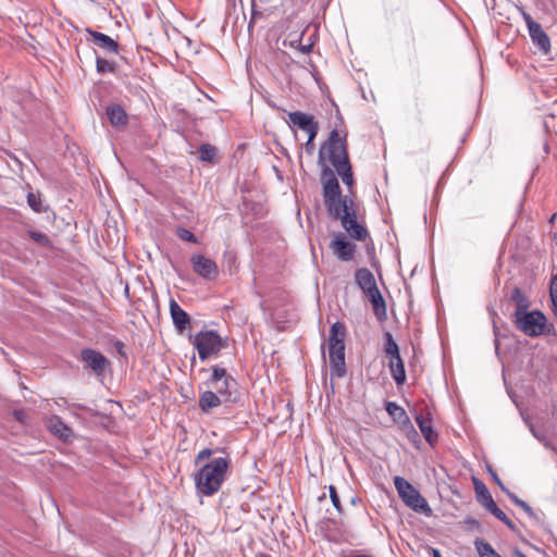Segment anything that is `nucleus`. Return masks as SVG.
I'll return each mask as SVG.
<instances>
[{"instance_id":"obj_1","label":"nucleus","mask_w":557,"mask_h":557,"mask_svg":"<svg viewBox=\"0 0 557 557\" xmlns=\"http://www.w3.org/2000/svg\"><path fill=\"white\" fill-rule=\"evenodd\" d=\"M318 162L323 169L332 165L345 185L348 187L354 185V174L348 158L346 138L342 137L337 129L331 131L327 139L320 147Z\"/></svg>"},{"instance_id":"obj_22","label":"nucleus","mask_w":557,"mask_h":557,"mask_svg":"<svg viewBox=\"0 0 557 557\" xmlns=\"http://www.w3.org/2000/svg\"><path fill=\"white\" fill-rule=\"evenodd\" d=\"M416 420L425 441L430 445H434L437 442V434L433 430L432 420L423 416H418Z\"/></svg>"},{"instance_id":"obj_48","label":"nucleus","mask_w":557,"mask_h":557,"mask_svg":"<svg viewBox=\"0 0 557 557\" xmlns=\"http://www.w3.org/2000/svg\"><path fill=\"white\" fill-rule=\"evenodd\" d=\"M117 346H119L120 348H122V347H123V344H122L121 342H119V343H117Z\"/></svg>"},{"instance_id":"obj_34","label":"nucleus","mask_w":557,"mask_h":557,"mask_svg":"<svg viewBox=\"0 0 557 557\" xmlns=\"http://www.w3.org/2000/svg\"><path fill=\"white\" fill-rule=\"evenodd\" d=\"M28 236L35 240L36 243L45 246V247H51L52 243L47 234L38 232V231H29Z\"/></svg>"},{"instance_id":"obj_38","label":"nucleus","mask_w":557,"mask_h":557,"mask_svg":"<svg viewBox=\"0 0 557 557\" xmlns=\"http://www.w3.org/2000/svg\"><path fill=\"white\" fill-rule=\"evenodd\" d=\"M329 492H330V497H331V500H332L334 507L337 509L338 512H342V504H341L339 496L336 492L335 486L330 485Z\"/></svg>"},{"instance_id":"obj_44","label":"nucleus","mask_w":557,"mask_h":557,"mask_svg":"<svg viewBox=\"0 0 557 557\" xmlns=\"http://www.w3.org/2000/svg\"><path fill=\"white\" fill-rule=\"evenodd\" d=\"M523 17H524V21H525V23H527V25H528V29H530V25H531V24H537L535 21H533V18L531 17V15H530V14H528V13H523Z\"/></svg>"},{"instance_id":"obj_7","label":"nucleus","mask_w":557,"mask_h":557,"mask_svg":"<svg viewBox=\"0 0 557 557\" xmlns=\"http://www.w3.org/2000/svg\"><path fill=\"white\" fill-rule=\"evenodd\" d=\"M209 385L216 391V394L220 395L224 401H230L232 400L233 388L236 386V381L226 373L225 369L213 367Z\"/></svg>"},{"instance_id":"obj_3","label":"nucleus","mask_w":557,"mask_h":557,"mask_svg":"<svg viewBox=\"0 0 557 557\" xmlns=\"http://www.w3.org/2000/svg\"><path fill=\"white\" fill-rule=\"evenodd\" d=\"M231 466L228 457H218L202 465L193 474L196 492L199 496H212L219 492L226 479Z\"/></svg>"},{"instance_id":"obj_25","label":"nucleus","mask_w":557,"mask_h":557,"mask_svg":"<svg viewBox=\"0 0 557 557\" xmlns=\"http://www.w3.org/2000/svg\"><path fill=\"white\" fill-rule=\"evenodd\" d=\"M510 300L516 304L515 312H523L527 311L530 307V301L524 293L519 287H515L510 294Z\"/></svg>"},{"instance_id":"obj_33","label":"nucleus","mask_w":557,"mask_h":557,"mask_svg":"<svg viewBox=\"0 0 557 557\" xmlns=\"http://www.w3.org/2000/svg\"><path fill=\"white\" fill-rule=\"evenodd\" d=\"M386 411L393 416L395 419L397 420H400L401 418L406 419L407 421H409L408 417H407V413L406 411L404 410V408H401L400 406H398L397 404L395 403H388L386 405Z\"/></svg>"},{"instance_id":"obj_9","label":"nucleus","mask_w":557,"mask_h":557,"mask_svg":"<svg viewBox=\"0 0 557 557\" xmlns=\"http://www.w3.org/2000/svg\"><path fill=\"white\" fill-rule=\"evenodd\" d=\"M330 249L338 260L347 262L355 258L357 246L345 234L335 233L330 242Z\"/></svg>"},{"instance_id":"obj_37","label":"nucleus","mask_w":557,"mask_h":557,"mask_svg":"<svg viewBox=\"0 0 557 557\" xmlns=\"http://www.w3.org/2000/svg\"><path fill=\"white\" fill-rule=\"evenodd\" d=\"M14 419L18 421L20 423L27 425L29 423V417L24 409H15L12 412Z\"/></svg>"},{"instance_id":"obj_26","label":"nucleus","mask_w":557,"mask_h":557,"mask_svg":"<svg viewBox=\"0 0 557 557\" xmlns=\"http://www.w3.org/2000/svg\"><path fill=\"white\" fill-rule=\"evenodd\" d=\"M474 545L480 557H502L488 542L482 539H476Z\"/></svg>"},{"instance_id":"obj_42","label":"nucleus","mask_w":557,"mask_h":557,"mask_svg":"<svg viewBox=\"0 0 557 557\" xmlns=\"http://www.w3.org/2000/svg\"><path fill=\"white\" fill-rule=\"evenodd\" d=\"M491 473H492V476H493V479H494L495 483H496V484L502 488V491H504V492H506V493L508 494L509 492H508V491H507V488L504 486V484H503V482L500 481V479L498 478V475H497L495 472H493V471H491Z\"/></svg>"},{"instance_id":"obj_35","label":"nucleus","mask_w":557,"mask_h":557,"mask_svg":"<svg viewBox=\"0 0 557 557\" xmlns=\"http://www.w3.org/2000/svg\"><path fill=\"white\" fill-rule=\"evenodd\" d=\"M549 293L554 307V314L557 318V274L554 275L550 280Z\"/></svg>"},{"instance_id":"obj_28","label":"nucleus","mask_w":557,"mask_h":557,"mask_svg":"<svg viewBox=\"0 0 557 557\" xmlns=\"http://www.w3.org/2000/svg\"><path fill=\"white\" fill-rule=\"evenodd\" d=\"M384 339H385V343H384V352H385L386 358H392V357H394V356L399 355V348H398V345H397V343L394 341V337H393L392 333L386 332V333L384 334Z\"/></svg>"},{"instance_id":"obj_2","label":"nucleus","mask_w":557,"mask_h":557,"mask_svg":"<svg viewBox=\"0 0 557 557\" xmlns=\"http://www.w3.org/2000/svg\"><path fill=\"white\" fill-rule=\"evenodd\" d=\"M323 202L329 215L334 220H341L343 215L357 208L355 201L343 196L338 180L331 168L322 169L321 172Z\"/></svg>"},{"instance_id":"obj_45","label":"nucleus","mask_w":557,"mask_h":557,"mask_svg":"<svg viewBox=\"0 0 557 557\" xmlns=\"http://www.w3.org/2000/svg\"><path fill=\"white\" fill-rule=\"evenodd\" d=\"M300 50L304 52V53H308L311 51V45H306V46H301L300 47Z\"/></svg>"},{"instance_id":"obj_4","label":"nucleus","mask_w":557,"mask_h":557,"mask_svg":"<svg viewBox=\"0 0 557 557\" xmlns=\"http://www.w3.org/2000/svg\"><path fill=\"white\" fill-rule=\"evenodd\" d=\"M394 485L398 493V496L407 507L417 512L425 513L426 516H430L432 513V509L429 506L426 499L406 479H404L403 476H395Z\"/></svg>"},{"instance_id":"obj_8","label":"nucleus","mask_w":557,"mask_h":557,"mask_svg":"<svg viewBox=\"0 0 557 557\" xmlns=\"http://www.w3.org/2000/svg\"><path fill=\"white\" fill-rule=\"evenodd\" d=\"M339 221L343 228L351 239L362 243L371 240L369 231L363 223L358 221L357 208L349 213L346 212Z\"/></svg>"},{"instance_id":"obj_27","label":"nucleus","mask_w":557,"mask_h":557,"mask_svg":"<svg viewBox=\"0 0 557 557\" xmlns=\"http://www.w3.org/2000/svg\"><path fill=\"white\" fill-rule=\"evenodd\" d=\"M490 502V505L487 507H485L492 515H494L497 519H499L500 521H503L508 528H510L511 530H515V525L512 523V521L506 516V513L499 509L496 505V503L494 502L493 498H488L487 499Z\"/></svg>"},{"instance_id":"obj_19","label":"nucleus","mask_w":557,"mask_h":557,"mask_svg":"<svg viewBox=\"0 0 557 557\" xmlns=\"http://www.w3.org/2000/svg\"><path fill=\"white\" fill-rule=\"evenodd\" d=\"M388 359V368L397 385H403L406 381V370L400 354Z\"/></svg>"},{"instance_id":"obj_5","label":"nucleus","mask_w":557,"mask_h":557,"mask_svg":"<svg viewBox=\"0 0 557 557\" xmlns=\"http://www.w3.org/2000/svg\"><path fill=\"white\" fill-rule=\"evenodd\" d=\"M513 323L518 330L530 337H539L547 332V319L539 310L513 313Z\"/></svg>"},{"instance_id":"obj_16","label":"nucleus","mask_w":557,"mask_h":557,"mask_svg":"<svg viewBox=\"0 0 557 557\" xmlns=\"http://www.w3.org/2000/svg\"><path fill=\"white\" fill-rule=\"evenodd\" d=\"M45 424L47 429L62 440H69L72 435V430L69 428L58 416H51L46 419Z\"/></svg>"},{"instance_id":"obj_29","label":"nucleus","mask_w":557,"mask_h":557,"mask_svg":"<svg viewBox=\"0 0 557 557\" xmlns=\"http://www.w3.org/2000/svg\"><path fill=\"white\" fill-rule=\"evenodd\" d=\"M474 486L475 492L478 496V500L483 507H487L490 505L488 498H493L486 486L480 482L479 480L474 479Z\"/></svg>"},{"instance_id":"obj_23","label":"nucleus","mask_w":557,"mask_h":557,"mask_svg":"<svg viewBox=\"0 0 557 557\" xmlns=\"http://www.w3.org/2000/svg\"><path fill=\"white\" fill-rule=\"evenodd\" d=\"M107 114L111 124L114 126H124L127 124V114L119 104L109 106L107 108Z\"/></svg>"},{"instance_id":"obj_10","label":"nucleus","mask_w":557,"mask_h":557,"mask_svg":"<svg viewBox=\"0 0 557 557\" xmlns=\"http://www.w3.org/2000/svg\"><path fill=\"white\" fill-rule=\"evenodd\" d=\"M190 263L194 272L205 280L214 281L219 276V268L215 261L201 253L193 255Z\"/></svg>"},{"instance_id":"obj_18","label":"nucleus","mask_w":557,"mask_h":557,"mask_svg":"<svg viewBox=\"0 0 557 557\" xmlns=\"http://www.w3.org/2000/svg\"><path fill=\"white\" fill-rule=\"evenodd\" d=\"M532 41L545 53L550 49V40L540 24H531L529 29Z\"/></svg>"},{"instance_id":"obj_21","label":"nucleus","mask_w":557,"mask_h":557,"mask_svg":"<svg viewBox=\"0 0 557 557\" xmlns=\"http://www.w3.org/2000/svg\"><path fill=\"white\" fill-rule=\"evenodd\" d=\"M224 399L212 391L203 392L199 397V408L203 412H209L212 408L219 407Z\"/></svg>"},{"instance_id":"obj_39","label":"nucleus","mask_w":557,"mask_h":557,"mask_svg":"<svg viewBox=\"0 0 557 557\" xmlns=\"http://www.w3.org/2000/svg\"><path fill=\"white\" fill-rule=\"evenodd\" d=\"M509 498L519 507H521L527 513L532 515V508L522 499L518 498L515 494L508 493Z\"/></svg>"},{"instance_id":"obj_17","label":"nucleus","mask_w":557,"mask_h":557,"mask_svg":"<svg viewBox=\"0 0 557 557\" xmlns=\"http://www.w3.org/2000/svg\"><path fill=\"white\" fill-rule=\"evenodd\" d=\"M355 280L364 294L377 288L373 273L367 268L358 269L355 273Z\"/></svg>"},{"instance_id":"obj_30","label":"nucleus","mask_w":557,"mask_h":557,"mask_svg":"<svg viewBox=\"0 0 557 557\" xmlns=\"http://www.w3.org/2000/svg\"><path fill=\"white\" fill-rule=\"evenodd\" d=\"M96 66L99 73H114L116 71V63L104 58H97Z\"/></svg>"},{"instance_id":"obj_11","label":"nucleus","mask_w":557,"mask_h":557,"mask_svg":"<svg viewBox=\"0 0 557 557\" xmlns=\"http://www.w3.org/2000/svg\"><path fill=\"white\" fill-rule=\"evenodd\" d=\"M329 358L332 376L342 377L345 370V345L329 344Z\"/></svg>"},{"instance_id":"obj_20","label":"nucleus","mask_w":557,"mask_h":557,"mask_svg":"<svg viewBox=\"0 0 557 557\" xmlns=\"http://www.w3.org/2000/svg\"><path fill=\"white\" fill-rule=\"evenodd\" d=\"M288 117H289L290 123L295 127H297L304 132H307L311 126H313L317 123V121L314 120V117L312 115L307 114L301 111L290 112L288 114Z\"/></svg>"},{"instance_id":"obj_47","label":"nucleus","mask_w":557,"mask_h":557,"mask_svg":"<svg viewBox=\"0 0 557 557\" xmlns=\"http://www.w3.org/2000/svg\"><path fill=\"white\" fill-rule=\"evenodd\" d=\"M516 556L517 557H527L523 553H521L519 550L516 552Z\"/></svg>"},{"instance_id":"obj_32","label":"nucleus","mask_w":557,"mask_h":557,"mask_svg":"<svg viewBox=\"0 0 557 557\" xmlns=\"http://www.w3.org/2000/svg\"><path fill=\"white\" fill-rule=\"evenodd\" d=\"M198 152H199L200 160L212 161L215 157L216 149H215V147H213L211 145L205 144V145L200 146Z\"/></svg>"},{"instance_id":"obj_43","label":"nucleus","mask_w":557,"mask_h":557,"mask_svg":"<svg viewBox=\"0 0 557 557\" xmlns=\"http://www.w3.org/2000/svg\"><path fill=\"white\" fill-rule=\"evenodd\" d=\"M305 149H306L307 153L312 154L315 149L314 140H307V143L305 145Z\"/></svg>"},{"instance_id":"obj_46","label":"nucleus","mask_w":557,"mask_h":557,"mask_svg":"<svg viewBox=\"0 0 557 557\" xmlns=\"http://www.w3.org/2000/svg\"><path fill=\"white\" fill-rule=\"evenodd\" d=\"M433 557H442L440 552L435 548L432 549Z\"/></svg>"},{"instance_id":"obj_12","label":"nucleus","mask_w":557,"mask_h":557,"mask_svg":"<svg viewBox=\"0 0 557 557\" xmlns=\"http://www.w3.org/2000/svg\"><path fill=\"white\" fill-rule=\"evenodd\" d=\"M82 360L98 375L103 374L106 368L110 364L109 360L99 351L90 348L82 350Z\"/></svg>"},{"instance_id":"obj_41","label":"nucleus","mask_w":557,"mask_h":557,"mask_svg":"<svg viewBox=\"0 0 557 557\" xmlns=\"http://www.w3.org/2000/svg\"><path fill=\"white\" fill-rule=\"evenodd\" d=\"M319 132V123L317 122L306 133L308 134V140H314Z\"/></svg>"},{"instance_id":"obj_36","label":"nucleus","mask_w":557,"mask_h":557,"mask_svg":"<svg viewBox=\"0 0 557 557\" xmlns=\"http://www.w3.org/2000/svg\"><path fill=\"white\" fill-rule=\"evenodd\" d=\"M176 235L182 240L189 242V243H197L196 236L190 231H188L184 227H178L176 231Z\"/></svg>"},{"instance_id":"obj_6","label":"nucleus","mask_w":557,"mask_h":557,"mask_svg":"<svg viewBox=\"0 0 557 557\" xmlns=\"http://www.w3.org/2000/svg\"><path fill=\"white\" fill-rule=\"evenodd\" d=\"M193 345L198 351L199 358L206 360L226 346L225 341L215 331H200L195 334Z\"/></svg>"},{"instance_id":"obj_15","label":"nucleus","mask_w":557,"mask_h":557,"mask_svg":"<svg viewBox=\"0 0 557 557\" xmlns=\"http://www.w3.org/2000/svg\"><path fill=\"white\" fill-rule=\"evenodd\" d=\"M369 301L372 305L373 313L379 321H384L387 318L386 304L379 288L372 289L367 293Z\"/></svg>"},{"instance_id":"obj_40","label":"nucleus","mask_w":557,"mask_h":557,"mask_svg":"<svg viewBox=\"0 0 557 557\" xmlns=\"http://www.w3.org/2000/svg\"><path fill=\"white\" fill-rule=\"evenodd\" d=\"M212 450L210 448H203L201 449L197 455H196V458H195V463L196 465H199L201 463L202 461L209 459L211 456H212Z\"/></svg>"},{"instance_id":"obj_13","label":"nucleus","mask_w":557,"mask_h":557,"mask_svg":"<svg viewBox=\"0 0 557 557\" xmlns=\"http://www.w3.org/2000/svg\"><path fill=\"white\" fill-rule=\"evenodd\" d=\"M170 314L175 329L182 333L190 326L189 314L177 304L175 299L170 300Z\"/></svg>"},{"instance_id":"obj_31","label":"nucleus","mask_w":557,"mask_h":557,"mask_svg":"<svg viewBox=\"0 0 557 557\" xmlns=\"http://www.w3.org/2000/svg\"><path fill=\"white\" fill-rule=\"evenodd\" d=\"M27 203L35 212H42V200L39 193H28Z\"/></svg>"},{"instance_id":"obj_14","label":"nucleus","mask_w":557,"mask_h":557,"mask_svg":"<svg viewBox=\"0 0 557 557\" xmlns=\"http://www.w3.org/2000/svg\"><path fill=\"white\" fill-rule=\"evenodd\" d=\"M86 32L90 36L92 42L101 48L104 52L110 54L119 53V44L116 40L97 30L88 28Z\"/></svg>"},{"instance_id":"obj_24","label":"nucleus","mask_w":557,"mask_h":557,"mask_svg":"<svg viewBox=\"0 0 557 557\" xmlns=\"http://www.w3.org/2000/svg\"><path fill=\"white\" fill-rule=\"evenodd\" d=\"M346 326L342 322H335L330 329L329 344L345 345Z\"/></svg>"}]
</instances>
